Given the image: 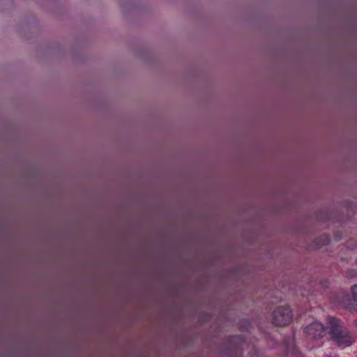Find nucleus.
Listing matches in <instances>:
<instances>
[{
	"label": "nucleus",
	"mask_w": 357,
	"mask_h": 357,
	"mask_svg": "<svg viewBox=\"0 0 357 357\" xmlns=\"http://www.w3.org/2000/svg\"><path fill=\"white\" fill-rule=\"evenodd\" d=\"M328 333L339 347H346L354 342V337L342 322L331 317L328 321Z\"/></svg>",
	"instance_id": "f257e3e1"
},
{
	"label": "nucleus",
	"mask_w": 357,
	"mask_h": 357,
	"mask_svg": "<svg viewBox=\"0 0 357 357\" xmlns=\"http://www.w3.org/2000/svg\"><path fill=\"white\" fill-rule=\"evenodd\" d=\"M291 310L289 307H278L273 312V323L276 326H284L291 321Z\"/></svg>",
	"instance_id": "f03ea898"
},
{
	"label": "nucleus",
	"mask_w": 357,
	"mask_h": 357,
	"mask_svg": "<svg viewBox=\"0 0 357 357\" xmlns=\"http://www.w3.org/2000/svg\"><path fill=\"white\" fill-rule=\"evenodd\" d=\"M306 337L310 340L321 338L325 335V328L319 322H313L304 329Z\"/></svg>",
	"instance_id": "7ed1b4c3"
},
{
	"label": "nucleus",
	"mask_w": 357,
	"mask_h": 357,
	"mask_svg": "<svg viewBox=\"0 0 357 357\" xmlns=\"http://www.w3.org/2000/svg\"><path fill=\"white\" fill-rule=\"evenodd\" d=\"M351 290L353 298L357 301V284L353 285Z\"/></svg>",
	"instance_id": "20e7f679"
},
{
	"label": "nucleus",
	"mask_w": 357,
	"mask_h": 357,
	"mask_svg": "<svg viewBox=\"0 0 357 357\" xmlns=\"http://www.w3.org/2000/svg\"><path fill=\"white\" fill-rule=\"evenodd\" d=\"M287 349H288V351H292V352H293V351H294V346H293V345H291V346H288Z\"/></svg>",
	"instance_id": "39448f33"
},
{
	"label": "nucleus",
	"mask_w": 357,
	"mask_h": 357,
	"mask_svg": "<svg viewBox=\"0 0 357 357\" xmlns=\"http://www.w3.org/2000/svg\"><path fill=\"white\" fill-rule=\"evenodd\" d=\"M324 357H331V356H324Z\"/></svg>",
	"instance_id": "423d86ee"
},
{
	"label": "nucleus",
	"mask_w": 357,
	"mask_h": 357,
	"mask_svg": "<svg viewBox=\"0 0 357 357\" xmlns=\"http://www.w3.org/2000/svg\"><path fill=\"white\" fill-rule=\"evenodd\" d=\"M356 264H357V258H356Z\"/></svg>",
	"instance_id": "0eeeda50"
}]
</instances>
